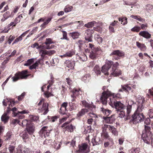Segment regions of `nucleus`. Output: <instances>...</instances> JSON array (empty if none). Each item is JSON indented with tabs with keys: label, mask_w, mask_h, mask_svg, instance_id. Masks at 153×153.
Wrapping results in <instances>:
<instances>
[{
	"label": "nucleus",
	"mask_w": 153,
	"mask_h": 153,
	"mask_svg": "<svg viewBox=\"0 0 153 153\" xmlns=\"http://www.w3.org/2000/svg\"><path fill=\"white\" fill-rule=\"evenodd\" d=\"M48 127L47 126H43L39 131V134L42 137L46 138L49 136L50 131L48 129Z\"/></svg>",
	"instance_id": "9d476101"
},
{
	"label": "nucleus",
	"mask_w": 153,
	"mask_h": 153,
	"mask_svg": "<svg viewBox=\"0 0 153 153\" xmlns=\"http://www.w3.org/2000/svg\"><path fill=\"white\" fill-rule=\"evenodd\" d=\"M76 57L80 60L84 61L87 59L86 56L84 53L80 54H77L76 55Z\"/></svg>",
	"instance_id": "b1692460"
},
{
	"label": "nucleus",
	"mask_w": 153,
	"mask_h": 153,
	"mask_svg": "<svg viewBox=\"0 0 153 153\" xmlns=\"http://www.w3.org/2000/svg\"><path fill=\"white\" fill-rule=\"evenodd\" d=\"M90 79V75L89 74L85 75L82 78V80L85 82L89 81Z\"/></svg>",
	"instance_id": "4c0bfd02"
},
{
	"label": "nucleus",
	"mask_w": 153,
	"mask_h": 153,
	"mask_svg": "<svg viewBox=\"0 0 153 153\" xmlns=\"http://www.w3.org/2000/svg\"><path fill=\"white\" fill-rule=\"evenodd\" d=\"M106 128L104 126V125L102 126V133L101 135L106 138H109V135L107 132L106 131Z\"/></svg>",
	"instance_id": "393cba45"
},
{
	"label": "nucleus",
	"mask_w": 153,
	"mask_h": 153,
	"mask_svg": "<svg viewBox=\"0 0 153 153\" xmlns=\"http://www.w3.org/2000/svg\"><path fill=\"white\" fill-rule=\"evenodd\" d=\"M75 24H77L79 23V25H77V28L80 27L83 25V23L82 21H75L74 22Z\"/></svg>",
	"instance_id": "864d4df0"
},
{
	"label": "nucleus",
	"mask_w": 153,
	"mask_h": 153,
	"mask_svg": "<svg viewBox=\"0 0 153 153\" xmlns=\"http://www.w3.org/2000/svg\"><path fill=\"white\" fill-rule=\"evenodd\" d=\"M30 117L31 120L33 121H37L39 118L38 116L33 115H31Z\"/></svg>",
	"instance_id": "3c124183"
},
{
	"label": "nucleus",
	"mask_w": 153,
	"mask_h": 153,
	"mask_svg": "<svg viewBox=\"0 0 153 153\" xmlns=\"http://www.w3.org/2000/svg\"><path fill=\"white\" fill-rule=\"evenodd\" d=\"M13 16V15L12 14V13L10 14L9 11H8L5 12L3 15V17L5 19H7L10 17H12Z\"/></svg>",
	"instance_id": "7c9ffc66"
},
{
	"label": "nucleus",
	"mask_w": 153,
	"mask_h": 153,
	"mask_svg": "<svg viewBox=\"0 0 153 153\" xmlns=\"http://www.w3.org/2000/svg\"><path fill=\"white\" fill-rule=\"evenodd\" d=\"M100 110L103 114L107 116L109 115V114L111 113V111L110 110L105 109L103 107L101 108Z\"/></svg>",
	"instance_id": "cd10ccee"
},
{
	"label": "nucleus",
	"mask_w": 153,
	"mask_h": 153,
	"mask_svg": "<svg viewBox=\"0 0 153 153\" xmlns=\"http://www.w3.org/2000/svg\"><path fill=\"white\" fill-rule=\"evenodd\" d=\"M123 4L124 5L132 6L133 5V3L128 1L123 0Z\"/></svg>",
	"instance_id": "de8ad7c7"
},
{
	"label": "nucleus",
	"mask_w": 153,
	"mask_h": 153,
	"mask_svg": "<svg viewBox=\"0 0 153 153\" xmlns=\"http://www.w3.org/2000/svg\"><path fill=\"white\" fill-rule=\"evenodd\" d=\"M110 55H114L117 56L118 57L115 59H119L118 57H121L123 56L124 55V53L123 51H121L119 50H115L112 52L110 54Z\"/></svg>",
	"instance_id": "4468645a"
},
{
	"label": "nucleus",
	"mask_w": 153,
	"mask_h": 153,
	"mask_svg": "<svg viewBox=\"0 0 153 153\" xmlns=\"http://www.w3.org/2000/svg\"><path fill=\"white\" fill-rule=\"evenodd\" d=\"M72 92L73 93V94L71 95V97L72 98L71 102H72L75 100V98H76V96L78 95L79 94V91L76 89H74L72 91Z\"/></svg>",
	"instance_id": "5701e85b"
},
{
	"label": "nucleus",
	"mask_w": 153,
	"mask_h": 153,
	"mask_svg": "<svg viewBox=\"0 0 153 153\" xmlns=\"http://www.w3.org/2000/svg\"><path fill=\"white\" fill-rule=\"evenodd\" d=\"M150 123L151 120L148 117L146 118L144 121L145 124L147 125H149Z\"/></svg>",
	"instance_id": "e2e57ef3"
},
{
	"label": "nucleus",
	"mask_w": 153,
	"mask_h": 153,
	"mask_svg": "<svg viewBox=\"0 0 153 153\" xmlns=\"http://www.w3.org/2000/svg\"><path fill=\"white\" fill-rule=\"evenodd\" d=\"M87 111L86 109H82L81 111L78 113L77 114V116L78 117H81L84 115Z\"/></svg>",
	"instance_id": "c9c22d12"
},
{
	"label": "nucleus",
	"mask_w": 153,
	"mask_h": 153,
	"mask_svg": "<svg viewBox=\"0 0 153 153\" xmlns=\"http://www.w3.org/2000/svg\"><path fill=\"white\" fill-rule=\"evenodd\" d=\"M82 104L83 106L85 107L89 108L90 107V105H89L88 102H87L85 100H83L82 101Z\"/></svg>",
	"instance_id": "5fc2aeb1"
},
{
	"label": "nucleus",
	"mask_w": 153,
	"mask_h": 153,
	"mask_svg": "<svg viewBox=\"0 0 153 153\" xmlns=\"http://www.w3.org/2000/svg\"><path fill=\"white\" fill-rule=\"evenodd\" d=\"M53 43L54 42L51 38H47L44 44H45L46 45H48Z\"/></svg>",
	"instance_id": "79ce46f5"
},
{
	"label": "nucleus",
	"mask_w": 153,
	"mask_h": 153,
	"mask_svg": "<svg viewBox=\"0 0 153 153\" xmlns=\"http://www.w3.org/2000/svg\"><path fill=\"white\" fill-rule=\"evenodd\" d=\"M75 53L74 51L71 50L66 53L65 54L67 57H71Z\"/></svg>",
	"instance_id": "f704fd0d"
},
{
	"label": "nucleus",
	"mask_w": 153,
	"mask_h": 153,
	"mask_svg": "<svg viewBox=\"0 0 153 153\" xmlns=\"http://www.w3.org/2000/svg\"><path fill=\"white\" fill-rule=\"evenodd\" d=\"M38 67L37 62H35L32 65L30 66L29 69L32 70L34 69H36L37 67Z\"/></svg>",
	"instance_id": "bf43d9fd"
},
{
	"label": "nucleus",
	"mask_w": 153,
	"mask_h": 153,
	"mask_svg": "<svg viewBox=\"0 0 153 153\" xmlns=\"http://www.w3.org/2000/svg\"><path fill=\"white\" fill-rule=\"evenodd\" d=\"M93 70L97 76L100 75L101 73V68L98 65H96L94 67Z\"/></svg>",
	"instance_id": "a878e982"
},
{
	"label": "nucleus",
	"mask_w": 153,
	"mask_h": 153,
	"mask_svg": "<svg viewBox=\"0 0 153 153\" xmlns=\"http://www.w3.org/2000/svg\"><path fill=\"white\" fill-rule=\"evenodd\" d=\"M48 103L43 102L42 106L39 107L38 109V111L39 113H43V114H45L48 112Z\"/></svg>",
	"instance_id": "1a4fd4ad"
},
{
	"label": "nucleus",
	"mask_w": 153,
	"mask_h": 153,
	"mask_svg": "<svg viewBox=\"0 0 153 153\" xmlns=\"http://www.w3.org/2000/svg\"><path fill=\"white\" fill-rule=\"evenodd\" d=\"M96 26L95 27H94L93 29H92V30H93L94 31V30L96 31H97L98 32H100L102 30V28L99 25H98V24H97V25H96Z\"/></svg>",
	"instance_id": "c03bdc74"
},
{
	"label": "nucleus",
	"mask_w": 153,
	"mask_h": 153,
	"mask_svg": "<svg viewBox=\"0 0 153 153\" xmlns=\"http://www.w3.org/2000/svg\"><path fill=\"white\" fill-rule=\"evenodd\" d=\"M12 135V133L11 132H8L6 134L5 136V140H9L11 137Z\"/></svg>",
	"instance_id": "09e8293b"
},
{
	"label": "nucleus",
	"mask_w": 153,
	"mask_h": 153,
	"mask_svg": "<svg viewBox=\"0 0 153 153\" xmlns=\"http://www.w3.org/2000/svg\"><path fill=\"white\" fill-rule=\"evenodd\" d=\"M139 35L147 39H149L151 37V34L146 30L140 32Z\"/></svg>",
	"instance_id": "6ab92c4d"
},
{
	"label": "nucleus",
	"mask_w": 153,
	"mask_h": 153,
	"mask_svg": "<svg viewBox=\"0 0 153 153\" xmlns=\"http://www.w3.org/2000/svg\"><path fill=\"white\" fill-rule=\"evenodd\" d=\"M109 103V105L112 107H114L117 111L123 110L125 108V106L124 104L120 101H117L116 97L113 96L110 97Z\"/></svg>",
	"instance_id": "f257e3e1"
},
{
	"label": "nucleus",
	"mask_w": 153,
	"mask_h": 153,
	"mask_svg": "<svg viewBox=\"0 0 153 153\" xmlns=\"http://www.w3.org/2000/svg\"><path fill=\"white\" fill-rule=\"evenodd\" d=\"M93 30L88 29L85 30V40L88 42L92 41V34L94 32Z\"/></svg>",
	"instance_id": "6e6552de"
},
{
	"label": "nucleus",
	"mask_w": 153,
	"mask_h": 153,
	"mask_svg": "<svg viewBox=\"0 0 153 153\" xmlns=\"http://www.w3.org/2000/svg\"><path fill=\"white\" fill-rule=\"evenodd\" d=\"M121 87L123 90L126 92H128L131 89V87L129 86L128 84L124 85H122Z\"/></svg>",
	"instance_id": "473e14b6"
},
{
	"label": "nucleus",
	"mask_w": 153,
	"mask_h": 153,
	"mask_svg": "<svg viewBox=\"0 0 153 153\" xmlns=\"http://www.w3.org/2000/svg\"><path fill=\"white\" fill-rule=\"evenodd\" d=\"M28 72L27 70H25L21 72L16 73L15 76L12 77L13 81L16 82L20 79H26L29 75L27 74Z\"/></svg>",
	"instance_id": "39448f33"
},
{
	"label": "nucleus",
	"mask_w": 153,
	"mask_h": 153,
	"mask_svg": "<svg viewBox=\"0 0 153 153\" xmlns=\"http://www.w3.org/2000/svg\"><path fill=\"white\" fill-rule=\"evenodd\" d=\"M69 123L68 122H67L65 123H64L61 126V127L63 128L64 127L65 128V130H66L67 128H68L69 127L68 126V124Z\"/></svg>",
	"instance_id": "0e129e2a"
},
{
	"label": "nucleus",
	"mask_w": 153,
	"mask_h": 153,
	"mask_svg": "<svg viewBox=\"0 0 153 153\" xmlns=\"http://www.w3.org/2000/svg\"><path fill=\"white\" fill-rule=\"evenodd\" d=\"M111 70L110 71V74L111 76H117L120 74V71L116 69V68L113 66L111 68Z\"/></svg>",
	"instance_id": "2eb2a0df"
},
{
	"label": "nucleus",
	"mask_w": 153,
	"mask_h": 153,
	"mask_svg": "<svg viewBox=\"0 0 153 153\" xmlns=\"http://www.w3.org/2000/svg\"><path fill=\"white\" fill-rule=\"evenodd\" d=\"M63 33V37L61 38V39H65L67 40H68L69 39L67 37V33L65 31H62Z\"/></svg>",
	"instance_id": "603ef678"
},
{
	"label": "nucleus",
	"mask_w": 153,
	"mask_h": 153,
	"mask_svg": "<svg viewBox=\"0 0 153 153\" xmlns=\"http://www.w3.org/2000/svg\"><path fill=\"white\" fill-rule=\"evenodd\" d=\"M39 53L41 54V56H44L45 55H49L48 51L46 50H41L40 51Z\"/></svg>",
	"instance_id": "37998d69"
},
{
	"label": "nucleus",
	"mask_w": 153,
	"mask_h": 153,
	"mask_svg": "<svg viewBox=\"0 0 153 153\" xmlns=\"http://www.w3.org/2000/svg\"><path fill=\"white\" fill-rule=\"evenodd\" d=\"M113 62L112 61L106 60L105 64L102 68L101 71L105 74L108 75L110 74V71L109 70L111 69Z\"/></svg>",
	"instance_id": "423d86ee"
},
{
	"label": "nucleus",
	"mask_w": 153,
	"mask_h": 153,
	"mask_svg": "<svg viewBox=\"0 0 153 153\" xmlns=\"http://www.w3.org/2000/svg\"><path fill=\"white\" fill-rule=\"evenodd\" d=\"M144 127L145 130L142 132V138L145 143L149 144L150 143V140L152 136V134L150 131L151 128L150 127L146 125Z\"/></svg>",
	"instance_id": "f03ea898"
},
{
	"label": "nucleus",
	"mask_w": 153,
	"mask_h": 153,
	"mask_svg": "<svg viewBox=\"0 0 153 153\" xmlns=\"http://www.w3.org/2000/svg\"><path fill=\"white\" fill-rule=\"evenodd\" d=\"M101 142L100 138L97 137H94L91 140L93 146L99 145L101 143Z\"/></svg>",
	"instance_id": "aec40b11"
},
{
	"label": "nucleus",
	"mask_w": 153,
	"mask_h": 153,
	"mask_svg": "<svg viewBox=\"0 0 153 153\" xmlns=\"http://www.w3.org/2000/svg\"><path fill=\"white\" fill-rule=\"evenodd\" d=\"M103 119L105 121V123L108 124H112L115 121V118L114 115L108 117H104Z\"/></svg>",
	"instance_id": "f3484780"
},
{
	"label": "nucleus",
	"mask_w": 153,
	"mask_h": 153,
	"mask_svg": "<svg viewBox=\"0 0 153 153\" xmlns=\"http://www.w3.org/2000/svg\"><path fill=\"white\" fill-rule=\"evenodd\" d=\"M142 105H141V106L140 105L138 106L137 110L135 112H137V114H141L142 113H140V112L142 111Z\"/></svg>",
	"instance_id": "8fccbe9b"
},
{
	"label": "nucleus",
	"mask_w": 153,
	"mask_h": 153,
	"mask_svg": "<svg viewBox=\"0 0 153 153\" xmlns=\"http://www.w3.org/2000/svg\"><path fill=\"white\" fill-rule=\"evenodd\" d=\"M15 147L13 146H10L9 147V150L10 153H15L14 150Z\"/></svg>",
	"instance_id": "680f3d73"
},
{
	"label": "nucleus",
	"mask_w": 153,
	"mask_h": 153,
	"mask_svg": "<svg viewBox=\"0 0 153 153\" xmlns=\"http://www.w3.org/2000/svg\"><path fill=\"white\" fill-rule=\"evenodd\" d=\"M71 36L74 39H76L78 38L79 34L78 32H74L71 33Z\"/></svg>",
	"instance_id": "72a5a7b5"
},
{
	"label": "nucleus",
	"mask_w": 153,
	"mask_h": 153,
	"mask_svg": "<svg viewBox=\"0 0 153 153\" xmlns=\"http://www.w3.org/2000/svg\"><path fill=\"white\" fill-rule=\"evenodd\" d=\"M97 51H91L89 55V57L91 59H94L96 57V52Z\"/></svg>",
	"instance_id": "e433bc0d"
},
{
	"label": "nucleus",
	"mask_w": 153,
	"mask_h": 153,
	"mask_svg": "<svg viewBox=\"0 0 153 153\" xmlns=\"http://www.w3.org/2000/svg\"><path fill=\"white\" fill-rule=\"evenodd\" d=\"M146 9L147 10H152L153 8V6L151 4H147L146 6Z\"/></svg>",
	"instance_id": "774afa93"
},
{
	"label": "nucleus",
	"mask_w": 153,
	"mask_h": 153,
	"mask_svg": "<svg viewBox=\"0 0 153 153\" xmlns=\"http://www.w3.org/2000/svg\"><path fill=\"white\" fill-rule=\"evenodd\" d=\"M140 27L139 26H135L132 28L131 30L134 32H138L140 30Z\"/></svg>",
	"instance_id": "49530a36"
},
{
	"label": "nucleus",
	"mask_w": 153,
	"mask_h": 153,
	"mask_svg": "<svg viewBox=\"0 0 153 153\" xmlns=\"http://www.w3.org/2000/svg\"><path fill=\"white\" fill-rule=\"evenodd\" d=\"M148 115L149 117L151 118H153V110L150 109L149 110Z\"/></svg>",
	"instance_id": "052dcab7"
},
{
	"label": "nucleus",
	"mask_w": 153,
	"mask_h": 153,
	"mask_svg": "<svg viewBox=\"0 0 153 153\" xmlns=\"http://www.w3.org/2000/svg\"><path fill=\"white\" fill-rule=\"evenodd\" d=\"M98 23L95 21H92L91 22H89L87 24L84 25V26L88 28H90L93 27L94 26L97 25Z\"/></svg>",
	"instance_id": "412c9836"
},
{
	"label": "nucleus",
	"mask_w": 153,
	"mask_h": 153,
	"mask_svg": "<svg viewBox=\"0 0 153 153\" xmlns=\"http://www.w3.org/2000/svg\"><path fill=\"white\" fill-rule=\"evenodd\" d=\"M73 8L72 6H66L64 9V11L66 13H68L71 11Z\"/></svg>",
	"instance_id": "a18cd8bd"
},
{
	"label": "nucleus",
	"mask_w": 153,
	"mask_h": 153,
	"mask_svg": "<svg viewBox=\"0 0 153 153\" xmlns=\"http://www.w3.org/2000/svg\"><path fill=\"white\" fill-rule=\"evenodd\" d=\"M145 117L143 113L141 114H137V112H134V114L131 116L130 119V122L133 124H136L141 122L144 120Z\"/></svg>",
	"instance_id": "7ed1b4c3"
},
{
	"label": "nucleus",
	"mask_w": 153,
	"mask_h": 153,
	"mask_svg": "<svg viewBox=\"0 0 153 153\" xmlns=\"http://www.w3.org/2000/svg\"><path fill=\"white\" fill-rule=\"evenodd\" d=\"M31 123V122L30 121H28L27 120H22L21 123L22 126H26L27 127Z\"/></svg>",
	"instance_id": "2f4dec72"
},
{
	"label": "nucleus",
	"mask_w": 153,
	"mask_h": 153,
	"mask_svg": "<svg viewBox=\"0 0 153 153\" xmlns=\"http://www.w3.org/2000/svg\"><path fill=\"white\" fill-rule=\"evenodd\" d=\"M26 14L24 13L20 14L17 17L20 20L23 18H24L26 16Z\"/></svg>",
	"instance_id": "13d9d810"
},
{
	"label": "nucleus",
	"mask_w": 153,
	"mask_h": 153,
	"mask_svg": "<svg viewBox=\"0 0 153 153\" xmlns=\"http://www.w3.org/2000/svg\"><path fill=\"white\" fill-rule=\"evenodd\" d=\"M136 45L138 48H140L142 51H146V47L144 44L140 43L139 42H137Z\"/></svg>",
	"instance_id": "4be33fe9"
},
{
	"label": "nucleus",
	"mask_w": 153,
	"mask_h": 153,
	"mask_svg": "<svg viewBox=\"0 0 153 153\" xmlns=\"http://www.w3.org/2000/svg\"><path fill=\"white\" fill-rule=\"evenodd\" d=\"M67 117H63L62 119H60L59 120V122L60 123H61L64 122L67 119V118L69 117V116L70 115V114L69 113H67Z\"/></svg>",
	"instance_id": "6e6d98bb"
},
{
	"label": "nucleus",
	"mask_w": 153,
	"mask_h": 153,
	"mask_svg": "<svg viewBox=\"0 0 153 153\" xmlns=\"http://www.w3.org/2000/svg\"><path fill=\"white\" fill-rule=\"evenodd\" d=\"M16 153H32L30 149L26 147L23 148L18 147L16 148Z\"/></svg>",
	"instance_id": "ddd939ff"
},
{
	"label": "nucleus",
	"mask_w": 153,
	"mask_h": 153,
	"mask_svg": "<svg viewBox=\"0 0 153 153\" xmlns=\"http://www.w3.org/2000/svg\"><path fill=\"white\" fill-rule=\"evenodd\" d=\"M136 101L138 103L142 105V104L144 102L145 99L144 98L142 97L140 95H138L136 99Z\"/></svg>",
	"instance_id": "c85d7f7f"
},
{
	"label": "nucleus",
	"mask_w": 153,
	"mask_h": 153,
	"mask_svg": "<svg viewBox=\"0 0 153 153\" xmlns=\"http://www.w3.org/2000/svg\"><path fill=\"white\" fill-rule=\"evenodd\" d=\"M123 110H121L119 111H117V113L119 115V117L120 118H123L125 116V113L123 111Z\"/></svg>",
	"instance_id": "a19ab883"
},
{
	"label": "nucleus",
	"mask_w": 153,
	"mask_h": 153,
	"mask_svg": "<svg viewBox=\"0 0 153 153\" xmlns=\"http://www.w3.org/2000/svg\"><path fill=\"white\" fill-rule=\"evenodd\" d=\"M67 105V102H64L62 104L59 111V113L60 114L64 115L66 114L65 112L67 110L66 107Z\"/></svg>",
	"instance_id": "dca6fc26"
},
{
	"label": "nucleus",
	"mask_w": 153,
	"mask_h": 153,
	"mask_svg": "<svg viewBox=\"0 0 153 153\" xmlns=\"http://www.w3.org/2000/svg\"><path fill=\"white\" fill-rule=\"evenodd\" d=\"M66 81L67 82V84L69 86V89H70L71 88L70 86L72 84V81L69 78H66Z\"/></svg>",
	"instance_id": "4d7b16f0"
},
{
	"label": "nucleus",
	"mask_w": 153,
	"mask_h": 153,
	"mask_svg": "<svg viewBox=\"0 0 153 153\" xmlns=\"http://www.w3.org/2000/svg\"><path fill=\"white\" fill-rule=\"evenodd\" d=\"M88 145L86 143H83L79 146V153H88L90 151V149L88 148Z\"/></svg>",
	"instance_id": "9b49d317"
},
{
	"label": "nucleus",
	"mask_w": 153,
	"mask_h": 153,
	"mask_svg": "<svg viewBox=\"0 0 153 153\" xmlns=\"http://www.w3.org/2000/svg\"><path fill=\"white\" fill-rule=\"evenodd\" d=\"M105 127L108 128L109 130L114 135H118V132L117 129L114 126L107 124L104 125Z\"/></svg>",
	"instance_id": "f8f14e48"
},
{
	"label": "nucleus",
	"mask_w": 153,
	"mask_h": 153,
	"mask_svg": "<svg viewBox=\"0 0 153 153\" xmlns=\"http://www.w3.org/2000/svg\"><path fill=\"white\" fill-rule=\"evenodd\" d=\"M112 93L108 90H107L106 91H104L102 93V94L101 97L100 99L102 104L104 105H106L107 104L108 98L111 96ZM116 97V99L117 98H120L121 97L120 94H117L115 95V96H112Z\"/></svg>",
	"instance_id": "20e7f679"
},
{
	"label": "nucleus",
	"mask_w": 153,
	"mask_h": 153,
	"mask_svg": "<svg viewBox=\"0 0 153 153\" xmlns=\"http://www.w3.org/2000/svg\"><path fill=\"white\" fill-rule=\"evenodd\" d=\"M34 125L31 123L26 127V129L29 134H32L34 131Z\"/></svg>",
	"instance_id": "a211bd4d"
},
{
	"label": "nucleus",
	"mask_w": 153,
	"mask_h": 153,
	"mask_svg": "<svg viewBox=\"0 0 153 153\" xmlns=\"http://www.w3.org/2000/svg\"><path fill=\"white\" fill-rule=\"evenodd\" d=\"M134 102L132 100L129 101L128 104L126 106V114L124 118L125 120H129L131 118V116L130 114L132 110L133 105H134Z\"/></svg>",
	"instance_id": "0eeeda50"
},
{
	"label": "nucleus",
	"mask_w": 153,
	"mask_h": 153,
	"mask_svg": "<svg viewBox=\"0 0 153 153\" xmlns=\"http://www.w3.org/2000/svg\"><path fill=\"white\" fill-rule=\"evenodd\" d=\"M69 143H70V145L71 146H72L73 147H74V146L75 145L76 140L75 139H74L72 140L71 142H68L67 143V144H68Z\"/></svg>",
	"instance_id": "69168bd1"
},
{
	"label": "nucleus",
	"mask_w": 153,
	"mask_h": 153,
	"mask_svg": "<svg viewBox=\"0 0 153 153\" xmlns=\"http://www.w3.org/2000/svg\"><path fill=\"white\" fill-rule=\"evenodd\" d=\"M33 58H32L28 59L26 63L24 64V65L26 66L30 65L33 62Z\"/></svg>",
	"instance_id": "58836bf2"
},
{
	"label": "nucleus",
	"mask_w": 153,
	"mask_h": 153,
	"mask_svg": "<svg viewBox=\"0 0 153 153\" xmlns=\"http://www.w3.org/2000/svg\"><path fill=\"white\" fill-rule=\"evenodd\" d=\"M67 66L69 68L72 69L74 68L75 65V62L73 61H68L67 62Z\"/></svg>",
	"instance_id": "bb28decb"
},
{
	"label": "nucleus",
	"mask_w": 153,
	"mask_h": 153,
	"mask_svg": "<svg viewBox=\"0 0 153 153\" xmlns=\"http://www.w3.org/2000/svg\"><path fill=\"white\" fill-rule=\"evenodd\" d=\"M89 47L91 48L92 50V51H98V49L94 47V45L92 44H89Z\"/></svg>",
	"instance_id": "338daca9"
},
{
	"label": "nucleus",
	"mask_w": 153,
	"mask_h": 153,
	"mask_svg": "<svg viewBox=\"0 0 153 153\" xmlns=\"http://www.w3.org/2000/svg\"><path fill=\"white\" fill-rule=\"evenodd\" d=\"M1 118L2 121L4 122V123H6L8 121L9 117L7 116L6 113H4L2 116Z\"/></svg>",
	"instance_id": "c756f323"
},
{
	"label": "nucleus",
	"mask_w": 153,
	"mask_h": 153,
	"mask_svg": "<svg viewBox=\"0 0 153 153\" xmlns=\"http://www.w3.org/2000/svg\"><path fill=\"white\" fill-rule=\"evenodd\" d=\"M69 103L70 106V108H69L70 111H72L76 109V105L74 103L72 102H70Z\"/></svg>",
	"instance_id": "ea45409f"
}]
</instances>
